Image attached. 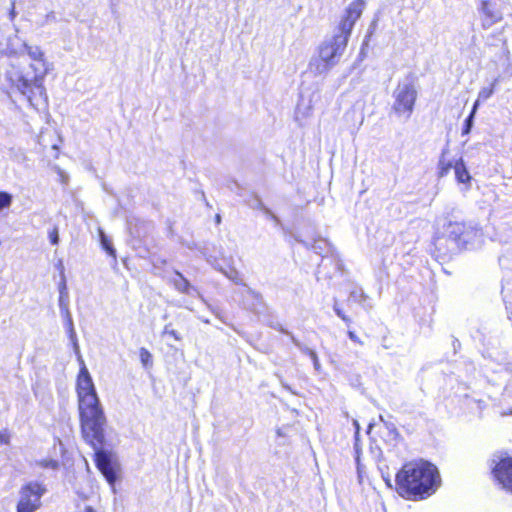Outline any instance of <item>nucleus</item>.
Masks as SVG:
<instances>
[{
  "instance_id": "obj_1",
  "label": "nucleus",
  "mask_w": 512,
  "mask_h": 512,
  "mask_svg": "<svg viewBox=\"0 0 512 512\" xmlns=\"http://www.w3.org/2000/svg\"><path fill=\"white\" fill-rule=\"evenodd\" d=\"M75 389L81 436L95 450L93 454L95 466L114 489L118 479L119 464L111 451L103 449L107 418L92 377L83 360L80 361Z\"/></svg>"
},
{
  "instance_id": "obj_2",
  "label": "nucleus",
  "mask_w": 512,
  "mask_h": 512,
  "mask_svg": "<svg viewBox=\"0 0 512 512\" xmlns=\"http://www.w3.org/2000/svg\"><path fill=\"white\" fill-rule=\"evenodd\" d=\"M442 479L438 468L424 459L404 462L395 473L394 491L412 502L423 501L436 493Z\"/></svg>"
},
{
  "instance_id": "obj_3",
  "label": "nucleus",
  "mask_w": 512,
  "mask_h": 512,
  "mask_svg": "<svg viewBox=\"0 0 512 512\" xmlns=\"http://www.w3.org/2000/svg\"><path fill=\"white\" fill-rule=\"evenodd\" d=\"M23 51L31 59L29 65L31 71L23 74L16 66L11 65L6 72V79L12 87L27 97L32 106L37 108L39 105L47 104L44 78L49 71V65L40 47L24 44Z\"/></svg>"
},
{
  "instance_id": "obj_4",
  "label": "nucleus",
  "mask_w": 512,
  "mask_h": 512,
  "mask_svg": "<svg viewBox=\"0 0 512 512\" xmlns=\"http://www.w3.org/2000/svg\"><path fill=\"white\" fill-rule=\"evenodd\" d=\"M48 489L41 481L25 482L19 490V498L16 503V512H36L42 507V497Z\"/></svg>"
},
{
  "instance_id": "obj_5",
  "label": "nucleus",
  "mask_w": 512,
  "mask_h": 512,
  "mask_svg": "<svg viewBox=\"0 0 512 512\" xmlns=\"http://www.w3.org/2000/svg\"><path fill=\"white\" fill-rule=\"evenodd\" d=\"M418 93L413 83L398 84L393 93L392 111L397 117L410 118L414 112Z\"/></svg>"
},
{
  "instance_id": "obj_6",
  "label": "nucleus",
  "mask_w": 512,
  "mask_h": 512,
  "mask_svg": "<svg viewBox=\"0 0 512 512\" xmlns=\"http://www.w3.org/2000/svg\"><path fill=\"white\" fill-rule=\"evenodd\" d=\"M349 38L338 31L329 41H325L319 46V59L323 64V69L328 70L338 63L347 47Z\"/></svg>"
},
{
  "instance_id": "obj_7",
  "label": "nucleus",
  "mask_w": 512,
  "mask_h": 512,
  "mask_svg": "<svg viewBox=\"0 0 512 512\" xmlns=\"http://www.w3.org/2000/svg\"><path fill=\"white\" fill-rule=\"evenodd\" d=\"M365 7V0H353L344 10L338 23L337 30L348 37L351 36L353 27L361 17Z\"/></svg>"
},
{
  "instance_id": "obj_8",
  "label": "nucleus",
  "mask_w": 512,
  "mask_h": 512,
  "mask_svg": "<svg viewBox=\"0 0 512 512\" xmlns=\"http://www.w3.org/2000/svg\"><path fill=\"white\" fill-rule=\"evenodd\" d=\"M491 473L494 480L512 494V456H502L492 468Z\"/></svg>"
},
{
  "instance_id": "obj_9",
  "label": "nucleus",
  "mask_w": 512,
  "mask_h": 512,
  "mask_svg": "<svg viewBox=\"0 0 512 512\" xmlns=\"http://www.w3.org/2000/svg\"><path fill=\"white\" fill-rule=\"evenodd\" d=\"M481 13H482V28L488 29L493 24L502 20V15L498 10L491 9L490 3L487 0L482 1L481 3Z\"/></svg>"
},
{
  "instance_id": "obj_10",
  "label": "nucleus",
  "mask_w": 512,
  "mask_h": 512,
  "mask_svg": "<svg viewBox=\"0 0 512 512\" xmlns=\"http://www.w3.org/2000/svg\"><path fill=\"white\" fill-rule=\"evenodd\" d=\"M454 172L457 182L468 184L471 181L470 173L468 172L463 158L454 161Z\"/></svg>"
},
{
  "instance_id": "obj_11",
  "label": "nucleus",
  "mask_w": 512,
  "mask_h": 512,
  "mask_svg": "<svg viewBox=\"0 0 512 512\" xmlns=\"http://www.w3.org/2000/svg\"><path fill=\"white\" fill-rule=\"evenodd\" d=\"M448 152V150H443L441 152V155L439 157V161H438V171H437V176L439 178H443L445 176H447L450 172V170L453 168L454 169V162H452L451 160L447 159L445 156H446V153Z\"/></svg>"
},
{
  "instance_id": "obj_12",
  "label": "nucleus",
  "mask_w": 512,
  "mask_h": 512,
  "mask_svg": "<svg viewBox=\"0 0 512 512\" xmlns=\"http://www.w3.org/2000/svg\"><path fill=\"white\" fill-rule=\"evenodd\" d=\"M175 287L178 291L184 294H189L192 290V286L189 281L180 273H178V279L175 280Z\"/></svg>"
},
{
  "instance_id": "obj_13",
  "label": "nucleus",
  "mask_w": 512,
  "mask_h": 512,
  "mask_svg": "<svg viewBox=\"0 0 512 512\" xmlns=\"http://www.w3.org/2000/svg\"><path fill=\"white\" fill-rule=\"evenodd\" d=\"M100 242L102 248L111 256H116V251L113 248L111 240L105 235L103 230H99Z\"/></svg>"
},
{
  "instance_id": "obj_14",
  "label": "nucleus",
  "mask_w": 512,
  "mask_h": 512,
  "mask_svg": "<svg viewBox=\"0 0 512 512\" xmlns=\"http://www.w3.org/2000/svg\"><path fill=\"white\" fill-rule=\"evenodd\" d=\"M139 359L144 368H151L153 365V357L148 349L141 347L139 349Z\"/></svg>"
},
{
  "instance_id": "obj_15",
  "label": "nucleus",
  "mask_w": 512,
  "mask_h": 512,
  "mask_svg": "<svg viewBox=\"0 0 512 512\" xmlns=\"http://www.w3.org/2000/svg\"><path fill=\"white\" fill-rule=\"evenodd\" d=\"M496 83L497 80H494L489 86L482 88L478 93V98L476 101L479 103L480 101L483 102L489 99L495 91Z\"/></svg>"
},
{
  "instance_id": "obj_16",
  "label": "nucleus",
  "mask_w": 512,
  "mask_h": 512,
  "mask_svg": "<svg viewBox=\"0 0 512 512\" xmlns=\"http://www.w3.org/2000/svg\"><path fill=\"white\" fill-rule=\"evenodd\" d=\"M477 107H478V101H475L471 113L464 121L463 129H462L463 135L468 134L471 130L473 118H474L475 112L477 110Z\"/></svg>"
},
{
  "instance_id": "obj_17",
  "label": "nucleus",
  "mask_w": 512,
  "mask_h": 512,
  "mask_svg": "<svg viewBox=\"0 0 512 512\" xmlns=\"http://www.w3.org/2000/svg\"><path fill=\"white\" fill-rule=\"evenodd\" d=\"M12 196L4 191H0V210L7 208L11 205Z\"/></svg>"
},
{
  "instance_id": "obj_18",
  "label": "nucleus",
  "mask_w": 512,
  "mask_h": 512,
  "mask_svg": "<svg viewBox=\"0 0 512 512\" xmlns=\"http://www.w3.org/2000/svg\"><path fill=\"white\" fill-rule=\"evenodd\" d=\"M49 240H50V243L52 245H58L59 243V231H58V227H53L50 231H49Z\"/></svg>"
},
{
  "instance_id": "obj_19",
  "label": "nucleus",
  "mask_w": 512,
  "mask_h": 512,
  "mask_svg": "<svg viewBox=\"0 0 512 512\" xmlns=\"http://www.w3.org/2000/svg\"><path fill=\"white\" fill-rule=\"evenodd\" d=\"M10 432L7 429L0 431V444L8 445L10 443Z\"/></svg>"
},
{
  "instance_id": "obj_20",
  "label": "nucleus",
  "mask_w": 512,
  "mask_h": 512,
  "mask_svg": "<svg viewBox=\"0 0 512 512\" xmlns=\"http://www.w3.org/2000/svg\"><path fill=\"white\" fill-rule=\"evenodd\" d=\"M334 310H335V313L337 314V316L340 317L345 322V324L349 327L352 323L351 319L347 315H345V313L343 312L342 309L335 307Z\"/></svg>"
},
{
  "instance_id": "obj_21",
  "label": "nucleus",
  "mask_w": 512,
  "mask_h": 512,
  "mask_svg": "<svg viewBox=\"0 0 512 512\" xmlns=\"http://www.w3.org/2000/svg\"><path fill=\"white\" fill-rule=\"evenodd\" d=\"M40 465H41L42 467H45V468H52V469H56V468H58V466H59L58 461L53 460V459H51V460H42V461L40 462Z\"/></svg>"
},
{
  "instance_id": "obj_22",
  "label": "nucleus",
  "mask_w": 512,
  "mask_h": 512,
  "mask_svg": "<svg viewBox=\"0 0 512 512\" xmlns=\"http://www.w3.org/2000/svg\"><path fill=\"white\" fill-rule=\"evenodd\" d=\"M347 334H348V337H349L353 342L358 343V344H360V345H362V344H363V342L359 339V337L356 335V333H355L353 330L349 329V330H348V332H347Z\"/></svg>"
},
{
  "instance_id": "obj_23",
  "label": "nucleus",
  "mask_w": 512,
  "mask_h": 512,
  "mask_svg": "<svg viewBox=\"0 0 512 512\" xmlns=\"http://www.w3.org/2000/svg\"><path fill=\"white\" fill-rule=\"evenodd\" d=\"M169 334H170L174 339H176V340H180V339H181V338H180V336L178 335V333H177L175 330H171V331L169 332Z\"/></svg>"
},
{
  "instance_id": "obj_24",
  "label": "nucleus",
  "mask_w": 512,
  "mask_h": 512,
  "mask_svg": "<svg viewBox=\"0 0 512 512\" xmlns=\"http://www.w3.org/2000/svg\"><path fill=\"white\" fill-rule=\"evenodd\" d=\"M84 512H96L92 506H86Z\"/></svg>"
}]
</instances>
